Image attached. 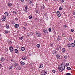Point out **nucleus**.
<instances>
[{
    "mask_svg": "<svg viewBox=\"0 0 75 75\" xmlns=\"http://www.w3.org/2000/svg\"><path fill=\"white\" fill-rule=\"evenodd\" d=\"M21 1L22 3H24V0H21Z\"/></svg>",
    "mask_w": 75,
    "mask_h": 75,
    "instance_id": "nucleus-49",
    "label": "nucleus"
},
{
    "mask_svg": "<svg viewBox=\"0 0 75 75\" xmlns=\"http://www.w3.org/2000/svg\"><path fill=\"white\" fill-rule=\"evenodd\" d=\"M45 16H47V13H45L44 14Z\"/></svg>",
    "mask_w": 75,
    "mask_h": 75,
    "instance_id": "nucleus-63",
    "label": "nucleus"
},
{
    "mask_svg": "<svg viewBox=\"0 0 75 75\" xmlns=\"http://www.w3.org/2000/svg\"><path fill=\"white\" fill-rule=\"evenodd\" d=\"M36 35L37 37H40L41 36V35L40 33H38L36 34Z\"/></svg>",
    "mask_w": 75,
    "mask_h": 75,
    "instance_id": "nucleus-3",
    "label": "nucleus"
},
{
    "mask_svg": "<svg viewBox=\"0 0 75 75\" xmlns=\"http://www.w3.org/2000/svg\"><path fill=\"white\" fill-rule=\"evenodd\" d=\"M11 13H15L16 14H17V12L13 11H11L10 13V14H11Z\"/></svg>",
    "mask_w": 75,
    "mask_h": 75,
    "instance_id": "nucleus-16",
    "label": "nucleus"
},
{
    "mask_svg": "<svg viewBox=\"0 0 75 75\" xmlns=\"http://www.w3.org/2000/svg\"><path fill=\"white\" fill-rule=\"evenodd\" d=\"M12 24H15V22L13 21L12 22Z\"/></svg>",
    "mask_w": 75,
    "mask_h": 75,
    "instance_id": "nucleus-60",
    "label": "nucleus"
},
{
    "mask_svg": "<svg viewBox=\"0 0 75 75\" xmlns=\"http://www.w3.org/2000/svg\"><path fill=\"white\" fill-rule=\"evenodd\" d=\"M20 63L21 64H22V65H24V64H25V63H24V62L21 61L20 62Z\"/></svg>",
    "mask_w": 75,
    "mask_h": 75,
    "instance_id": "nucleus-20",
    "label": "nucleus"
},
{
    "mask_svg": "<svg viewBox=\"0 0 75 75\" xmlns=\"http://www.w3.org/2000/svg\"><path fill=\"white\" fill-rule=\"evenodd\" d=\"M41 75H47V74L45 73H44V71H43L42 72H41Z\"/></svg>",
    "mask_w": 75,
    "mask_h": 75,
    "instance_id": "nucleus-17",
    "label": "nucleus"
},
{
    "mask_svg": "<svg viewBox=\"0 0 75 75\" xmlns=\"http://www.w3.org/2000/svg\"><path fill=\"white\" fill-rule=\"evenodd\" d=\"M33 2V0H29V3L30 4H31V3Z\"/></svg>",
    "mask_w": 75,
    "mask_h": 75,
    "instance_id": "nucleus-21",
    "label": "nucleus"
},
{
    "mask_svg": "<svg viewBox=\"0 0 75 75\" xmlns=\"http://www.w3.org/2000/svg\"><path fill=\"white\" fill-rule=\"evenodd\" d=\"M44 66V65L42 64H41L39 66V68H42Z\"/></svg>",
    "mask_w": 75,
    "mask_h": 75,
    "instance_id": "nucleus-13",
    "label": "nucleus"
},
{
    "mask_svg": "<svg viewBox=\"0 0 75 75\" xmlns=\"http://www.w3.org/2000/svg\"><path fill=\"white\" fill-rule=\"evenodd\" d=\"M56 57L57 59H59L61 58V56L59 55V54L56 55Z\"/></svg>",
    "mask_w": 75,
    "mask_h": 75,
    "instance_id": "nucleus-8",
    "label": "nucleus"
},
{
    "mask_svg": "<svg viewBox=\"0 0 75 75\" xmlns=\"http://www.w3.org/2000/svg\"><path fill=\"white\" fill-rule=\"evenodd\" d=\"M61 39H60V38L59 37V36H58V37L57 38V41H59Z\"/></svg>",
    "mask_w": 75,
    "mask_h": 75,
    "instance_id": "nucleus-38",
    "label": "nucleus"
},
{
    "mask_svg": "<svg viewBox=\"0 0 75 75\" xmlns=\"http://www.w3.org/2000/svg\"><path fill=\"white\" fill-rule=\"evenodd\" d=\"M18 70H21V67H18Z\"/></svg>",
    "mask_w": 75,
    "mask_h": 75,
    "instance_id": "nucleus-39",
    "label": "nucleus"
},
{
    "mask_svg": "<svg viewBox=\"0 0 75 75\" xmlns=\"http://www.w3.org/2000/svg\"><path fill=\"white\" fill-rule=\"evenodd\" d=\"M30 35H33V32H30Z\"/></svg>",
    "mask_w": 75,
    "mask_h": 75,
    "instance_id": "nucleus-37",
    "label": "nucleus"
},
{
    "mask_svg": "<svg viewBox=\"0 0 75 75\" xmlns=\"http://www.w3.org/2000/svg\"><path fill=\"white\" fill-rule=\"evenodd\" d=\"M25 8L26 10H27V9H28V5H27L26 4L25 6Z\"/></svg>",
    "mask_w": 75,
    "mask_h": 75,
    "instance_id": "nucleus-19",
    "label": "nucleus"
},
{
    "mask_svg": "<svg viewBox=\"0 0 75 75\" xmlns=\"http://www.w3.org/2000/svg\"><path fill=\"white\" fill-rule=\"evenodd\" d=\"M65 63H62L61 65H62V66H63L65 67Z\"/></svg>",
    "mask_w": 75,
    "mask_h": 75,
    "instance_id": "nucleus-29",
    "label": "nucleus"
},
{
    "mask_svg": "<svg viewBox=\"0 0 75 75\" xmlns=\"http://www.w3.org/2000/svg\"><path fill=\"white\" fill-rule=\"evenodd\" d=\"M57 14L58 17H61V14H60V12L59 11L57 12Z\"/></svg>",
    "mask_w": 75,
    "mask_h": 75,
    "instance_id": "nucleus-6",
    "label": "nucleus"
},
{
    "mask_svg": "<svg viewBox=\"0 0 75 75\" xmlns=\"http://www.w3.org/2000/svg\"><path fill=\"white\" fill-rule=\"evenodd\" d=\"M74 31L73 29H72L71 30V32H74Z\"/></svg>",
    "mask_w": 75,
    "mask_h": 75,
    "instance_id": "nucleus-52",
    "label": "nucleus"
},
{
    "mask_svg": "<svg viewBox=\"0 0 75 75\" xmlns=\"http://www.w3.org/2000/svg\"><path fill=\"white\" fill-rule=\"evenodd\" d=\"M48 31H49V33H50V32H51L52 31L51 29L50 28H49Z\"/></svg>",
    "mask_w": 75,
    "mask_h": 75,
    "instance_id": "nucleus-32",
    "label": "nucleus"
},
{
    "mask_svg": "<svg viewBox=\"0 0 75 75\" xmlns=\"http://www.w3.org/2000/svg\"><path fill=\"white\" fill-rule=\"evenodd\" d=\"M30 4L32 5V6H33L34 5V2H32Z\"/></svg>",
    "mask_w": 75,
    "mask_h": 75,
    "instance_id": "nucleus-48",
    "label": "nucleus"
},
{
    "mask_svg": "<svg viewBox=\"0 0 75 75\" xmlns=\"http://www.w3.org/2000/svg\"><path fill=\"white\" fill-rule=\"evenodd\" d=\"M67 70H71V67H68L67 68Z\"/></svg>",
    "mask_w": 75,
    "mask_h": 75,
    "instance_id": "nucleus-34",
    "label": "nucleus"
},
{
    "mask_svg": "<svg viewBox=\"0 0 75 75\" xmlns=\"http://www.w3.org/2000/svg\"><path fill=\"white\" fill-rule=\"evenodd\" d=\"M29 56H31V53L29 54Z\"/></svg>",
    "mask_w": 75,
    "mask_h": 75,
    "instance_id": "nucleus-64",
    "label": "nucleus"
},
{
    "mask_svg": "<svg viewBox=\"0 0 75 75\" xmlns=\"http://www.w3.org/2000/svg\"><path fill=\"white\" fill-rule=\"evenodd\" d=\"M15 28H18L19 27V25L18 24H16L14 25Z\"/></svg>",
    "mask_w": 75,
    "mask_h": 75,
    "instance_id": "nucleus-10",
    "label": "nucleus"
},
{
    "mask_svg": "<svg viewBox=\"0 0 75 75\" xmlns=\"http://www.w3.org/2000/svg\"><path fill=\"white\" fill-rule=\"evenodd\" d=\"M6 28H9V25H6Z\"/></svg>",
    "mask_w": 75,
    "mask_h": 75,
    "instance_id": "nucleus-23",
    "label": "nucleus"
},
{
    "mask_svg": "<svg viewBox=\"0 0 75 75\" xmlns=\"http://www.w3.org/2000/svg\"><path fill=\"white\" fill-rule=\"evenodd\" d=\"M12 5V4H11V3H10V7H11V6Z\"/></svg>",
    "mask_w": 75,
    "mask_h": 75,
    "instance_id": "nucleus-59",
    "label": "nucleus"
},
{
    "mask_svg": "<svg viewBox=\"0 0 75 75\" xmlns=\"http://www.w3.org/2000/svg\"><path fill=\"white\" fill-rule=\"evenodd\" d=\"M2 67V65H1V64H0V68H1Z\"/></svg>",
    "mask_w": 75,
    "mask_h": 75,
    "instance_id": "nucleus-58",
    "label": "nucleus"
},
{
    "mask_svg": "<svg viewBox=\"0 0 75 75\" xmlns=\"http://www.w3.org/2000/svg\"><path fill=\"white\" fill-rule=\"evenodd\" d=\"M73 14L75 15V10L73 12Z\"/></svg>",
    "mask_w": 75,
    "mask_h": 75,
    "instance_id": "nucleus-45",
    "label": "nucleus"
},
{
    "mask_svg": "<svg viewBox=\"0 0 75 75\" xmlns=\"http://www.w3.org/2000/svg\"><path fill=\"white\" fill-rule=\"evenodd\" d=\"M36 46L38 48H40V45L38 44Z\"/></svg>",
    "mask_w": 75,
    "mask_h": 75,
    "instance_id": "nucleus-26",
    "label": "nucleus"
},
{
    "mask_svg": "<svg viewBox=\"0 0 75 75\" xmlns=\"http://www.w3.org/2000/svg\"><path fill=\"white\" fill-rule=\"evenodd\" d=\"M67 47L69 48V47H71V44L70 43H68L67 45Z\"/></svg>",
    "mask_w": 75,
    "mask_h": 75,
    "instance_id": "nucleus-9",
    "label": "nucleus"
},
{
    "mask_svg": "<svg viewBox=\"0 0 75 75\" xmlns=\"http://www.w3.org/2000/svg\"><path fill=\"white\" fill-rule=\"evenodd\" d=\"M30 35V33H27V35H28V36H29V35Z\"/></svg>",
    "mask_w": 75,
    "mask_h": 75,
    "instance_id": "nucleus-47",
    "label": "nucleus"
},
{
    "mask_svg": "<svg viewBox=\"0 0 75 75\" xmlns=\"http://www.w3.org/2000/svg\"><path fill=\"white\" fill-rule=\"evenodd\" d=\"M22 59L23 60H26L27 59V56H24L22 58Z\"/></svg>",
    "mask_w": 75,
    "mask_h": 75,
    "instance_id": "nucleus-7",
    "label": "nucleus"
},
{
    "mask_svg": "<svg viewBox=\"0 0 75 75\" xmlns=\"http://www.w3.org/2000/svg\"><path fill=\"white\" fill-rule=\"evenodd\" d=\"M62 52H63L64 53L65 52V51H66L65 48H63L62 49Z\"/></svg>",
    "mask_w": 75,
    "mask_h": 75,
    "instance_id": "nucleus-12",
    "label": "nucleus"
},
{
    "mask_svg": "<svg viewBox=\"0 0 75 75\" xmlns=\"http://www.w3.org/2000/svg\"><path fill=\"white\" fill-rule=\"evenodd\" d=\"M43 32L45 34H47L48 33V30L45 29L43 30Z\"/></svg>",
    "mask_w": 75,
    "mask_h": 75,
    "instance_id": "nucleus-4",
    "label": "nucleus"
},
{
    "mask_svg": "<svg viewBox=\"0 0 75 75\" xmlns=\"http://www.w3.org/2000/svg\"><path fill=\"white\" fill-rule=\"evenodd\" d=\"M64 27V28H67V25H64L63 26Z\"/></svg>",
    "mask_w": 75,
    "mask_h": 75,
    "instance_id": "nucleus-51",
    "label": "nucleus"
},
{
    "mask_svg": "<svg viewBox=\"0 0 75 75\" xmlns=\"http://www.w3.org/2000/svg\"><path fill=\"white\" fill-rule=\"evenodd\" d=\"M19 38L20 40H22L23 38L22 37H20Z\"/></svg>",
    "mask_w": 75,
    "mask_h": 75,
    "instance_id": "nucleus-41",
    "label": "nucleus"
},
{
    "mask_svg": "<svg viewBox=\"0 0 75 75\" xmlns=\"http://www.w3.org/2000/svg\"><path fill=\"white\" fill-rule=\"evenodd\" d=\"M23 28L24 29V30H26V28H25V27L24 26L23 27Z\"/></svg>",
    "mask_w": 75,
    "mask_h": 75,
    "instance_id": "nucleus-61",
    "label": "nucleus"
},
{
    "mask_svg": "<svg viewBox=\"0 0 75 75\" xmlns=\"http://www.w3.org/2000/svg\"><path fill=\"white\" fill-rule=\"evenodd\" d=\"M45 19H46V20L48 21V18L46 17L45 18Z\"/></svg>",
    "mask_w": 75,
    "mask_h": 75,
    "instance_id": "nucleus-50",
    "label": "nucleus"
},
{
    "mask_svg": "<svg viewBox=\"0 0 75 75\" xmlns=\"http://www.w3.org/2000/svg\"><path fill=\"white\" fill-rule=\"evenodd\" d=\"M5 33L6 34H7L8 33V31L7 30H5Z\"/></svg>",
    "mask_w": 75,
    "mask_h": 75,
    "instance_id": "nucleus-43",
    "label": "nucleus"
},
{
    "mask_svg": "<svg viewBox=\"0 0 75 75\" xmlns=\"http://www.w3.org/2000/svg\"><path fill=\"white\" fill-rule=\"evenodd\" d=\"M71 74L70 73H67L66 74V75H71Z\"/></svg>",
    "mask_w": 75,
    "mask_h": 75,
    "instance_id": "nucleus-42",
    "label": "nucleus"
},
{
    "mask_svg": "<svg viewBox=\"0 0 75 75\" xmlns=\"http://www.w3.org/2000/svg\"><path fill=\"white\" fill-rule=\"evenodd\" d=\"M28 18L29 19H31V18H32V16H29Z\"/></svg>",
    "mask_w": 75,
    "mask_h": 75,
    "instance_id": "nucleus-36",
    "label": "nucleus"
},
{
    "mask_svg": "<svg viewBox=\"0 0 75 75\" xmlns=\"http://www.w3.org/2000/svg\"><path fill=\"white\" fill-rule=\"evenodd\" d=\"M69 41H72V38L70 37H69Z\"/></svg>",
    "mask_w": 75,
    "mask_h": 75,
    "instance_id": "nucleus-28",
    "label": "nucleus"
},
{
    "mask_svg": "<svg viewBox=\"0 0 75 75\" xmlns=\"http://www.w3.org/2000/svg\"><path fill=\"white\" fill-rule=\"evenodd\" d=\"M72 47H75V43H73L71 44Z\"/></svg>",
    "mask_w": 75,
    "mask_h": 75,
    "instance_id": "nucleus-24",
    "label": "nucleus"
},
{
    "mask_svg": "<svg viewBox=\"0 0 75 75\" xmlns=\"http://www.w3.org/2000/svg\"><path fill=\"white\" fill-rule=\"evenodd\" d=\"M14 65L15 67H17V66H18V64L16 63H15L14 64Z\"/></svg>",
    "mask_w": 75,
    "mask_h": 75,
    "instance_id": "nucleus-30",
    "label": "nucleus"
},
{
    "mask_svg": "<svg viewBox=\"0 0 75 75\" xmlns=\"http://www.w3.org/2000/svg\"><path fill=\"white\" fill-rule=\"evenodd\" d=\"M15 53H17L18 52V50H17V49H15Z\"/></svg>",
    "mask_w": 75,
    "mask_h": 75,
    "instance_id": "nucleus-25",
    "label": "nucleus"
},
{
    "mask_svg": "<svg viewBox=\"0 0 75 75\" xmlns=\"http://www.w3.org/2000/svg\"><path fill=\"white\" fill-rule=\"evenodd\" d=\"M2 18V20L3 21H6V17L4 16H3Z\"/></svg>",
    "mask_w": 75,
    "mask_h": 75,
    "instance_id": "nucleus-2",
    "label": "nucleus"
},
{
    "mask_svg": "<svg viewBox=\"0 0 75 75\" xmlns=\"http://www.w3.org/2000/svg\"><path fill=\"white\" fill-rule=\"evenodd\" d=\"M41 8H42L43 9H44L45 8V6H44V5H43V6H42Z\"/></svg>",
    "mask_w": 75,
    "mask_h": 75,
    "instance_id": "nucleus-33",
    "label": "nucleus"
},
{
    "mask_svg": "<svg viewBox=\"0 0 75 75\" xmlns=\"http://www.w3.org/2000/svg\"><path fill=\"white\" fill-rule=\"evenodd\" d=\"M1 60L2 62H3L4 61V57H1Z\"/></svg>",
    "mask_w": 75,
    "mask_h": 75,
    "instance_id": "nucleus-18",
    "label": "nucleus"
},
{
    "mask_svg": "<svg viewBox=\"0 0 75 75\" xmlns=\"http://www.w3.org/2000/svg\"><path fill=\"white\" fill-rule=\"evenodd\" d=\"M50 45L51 47H52L53 48H54L53 46H54V45L53 44V43H50Z\"/></svg>",
    "mask_w": 75,
    "mask_h": 75,
    "instance_id": "nucleus-15",
    "label": "nucleus"
},
{
    "mask_svg": "<svg viewBox=\"0 0 75 75\" xmlns=\"http://www.w3.org/2000/svg\"><path fill=\"white\" fill-rule=\"evenodd\" d=\"M21 51H24L25 50V48L24 47H22L21 48Z\"/></svg>",
    "mask_w": 75,
    "mask_h": 75,
    "instance_id": "nucleus-22",
    "label": "nucleus"
},
{
    "mask_svg": "<svg viewBox=\"0 0 75 75\" xmlns=\"http://www.w3.org/2000/svg\"><path fill=\"white\" fill-rule=\"evenodd\" d=\"M15 20H16V21H17V20H18V18H15Z\"/></svg>",
    "mask_w": 75,
    "mask_h": 75,
    "instance_id": "nucleus-56",
    "label": "nucleus"
},
{
    "mask_svg": "<svg viewBox=\"0 0 75 75\" xmlns=\"http://www.w3.org/2000/svg\"><path fill=\"white\" fill-rule=\"evenodd\" d=\"M59 10H62V8L61 7H59Z\"/></svg>",
    "mask_w": 75,
    "mask_h": 75,
    "instance_id": "nucleus-53",
    "label": "nucleus"
},
{
    "mask_svg": "<svg viewBox=\"0 0 75 75\" xmlns=\"http://www.w3.org/2000/svg\"><path fill=\"white\" fill-rule=\"evenodd\" d=\"M58 69L59 71H60V72H62L63 70H64L65 69V67L62 65H59L58 67Z\"/></svg>",
    "mask_w": 75,
    "mask_h": 75,
    "instance_id": "nucleus-1",
    "label": "nucleus"
},
{
    "mask_svg": "<svg viewBox=\"0 0 75 75\" xmlns=\"http://www.w3.org/2000/svg\"><path fill=\"white\" fill-rule=\"evenodd\" d=\"M4 14L5 16H8V13L7 12H5V13H4Z\"/></svg>",
    "mask_w": 75,
    "mask_h": 75,
    "instance_id": "nucleus-31",
    "label": "nucleus"
},
{
    "mask_svg": "<svg viewBox=\"0 0 75 75\" xmlns=\"http://www.w3.org/2000/svg\"><path fill=\"white\" fill-rule=\"evenodd\" d=\"M59 49H61V48H62V47H61V46H59Z\"/></svg>",
    "mask_w": 75,
    "mask_h": 75,
    "instance_id": "nucleus-55",
    "label": "nucleus"
},
{
    "mask_svg": "<svg viewBox=\"0 0 75 75\" xmlns=\"http://www.w3.org/2000/svg\"><path fill=\"white\" fill-rule=\"evenodd\" d=\"M35 13H37L38 14H40V11H38V10H35Z\"/></svg>",
    "mask_w": 75,
    "mask_h": 75,
    "instance_id": "nucleus-11",
    "label": "nucleus"
},
{
    "mask_svg": "<svg viewBox=\"0 0 75 75\" xmlns=\"http://www.w3.org/2000/svg\"><path fill=\"white\" fill-rule=\"evenodd\" d=\"M69 65V63H67L66 64L65 67H67Z\"/></svg>",
    "mask_w": 75,
    "mask_h": 75,
    "instance_id": "nucleus-27",
    "label": "nucleus"
},
{
    "mask_svg": "<svg viewBox=\"0 0 75 75\" xmlns=\"http://www.w3.org/2000/svg\"><path fill=\"white\" fill-rule=\"evenodd\" d=\"M27 25V23H25V26H26Z\"/></svg>",
    "mask_w": 75,
    "mask_h": 75,
    "instance_id": "nucleus-62",
    "label": "nucleus"
},
{
    "mask_svg": "<svg viewBox=\"0 0 75 75\" xmlns=\"http://www.w3.org/2000/svg\"><path fill=\"white\" fill-rule=\"evenodd\" d=\"M60 1L61 3H63L64 2V0H60Z\"/></svg>",
    "mask_w": 75,
    "mask_h": 75,
    "instance_id": "nucleus-46",
    "label": "nucleus"
},
{
    "mask_svg": "<svg viewBox=\"0 0 75 75\" xmlns=\"http://www.w3.org/2000/svg\"><path fill=\"white\" fill-rule=\"evenodd\" d=\"M44 73H45V74H47V71L46 70H44Z\"/></svg>",
    "mask_w": 75,
    "mask_h": 75,
    "instance_id": "nucleus-35",
    "label": "nucleus"
},
{
    "mask_svg": "<svg viewBox=\"0 0 75 75\" xmlns=\"http://www.w3.org/2000/svg\"><path fill=\"white\" fill-rule=\"evenodd\" d=\"M64 58L66 59L67 58V57L66 56H64Z\"/></svg>",
    "mask_w": 75,
    "mask_h": 75,
    "instance_id": "nucleus-54",
    "label": "nucleus"
},
{
    "mask_svg": "<svg viewBox=\"0 0 75 75\" xmlns=\"http://www.w3.org/2000/svg\"><path fill=\"white\" fill-rule=\"evenodd\" d=\"M53 54H57V51H56V50H54L53 52Z\"/></svg>",
    "mask_w": 75,
    "mask_h": 75,
    "instance_id": "nucleus-14",
    "label": "nucleus"
},
{
    "mask_svg": "<svg viewBox=\"0 0 75 75\" xmlns=\"http://www.w3.org/2000/svg\"><path fill=\"white\" fill-rule=\"evenodd\" d=\"M52 72H53V73H55L56 71L55 70H53L52 71Z\"/></svg>",
    "mask_w": 75,
    "mask_h": 75,
    "instance_id": "nucleus-40",
    "label": "nucleus"
},
{
    "mask_svg": "<svg viewBox=\"0 0 75 75\" xmlns=\"http://www.w3.org/2000/svg\"><path fill=\"white\" fill-rule=\"evenodd\" d=\"M54 50H59V48L58 47H57V48H55Z\"/></svg>",
    "mask_w": 75,
    "mask_h": 75,
    "instance_id": "nucleus-44",
    "label": "nucleus"
},
{
    "mask_svg": "<svg viewBox=\"0 0 75 75\" xmlns=\"http://www.w3.org/2000/svg\"><path fill=\"white\" fill-rule=\"evenodd\" d=\"M13 68V67L12 66H11V67H10V69H12Z\"/></svg>",
    "mask_w": 75,
    "mask_h": 75,
    "instance_id": "nucleus-57",
    "label": "nucleus"
},
{
    "mask_svg": "<svg viewBox=\"0 0 75 75\" xmlns=\"http://www.w3.org/2000/svg\"><path fill=\"white\" fill-rule=\"evenodd\" d=\"M10 52H13V47H12V46H10Z\"/></svg>",
    "mask_w": 75,
    "mask_h": 75,
    "instance_id": "nucleus-5",
    "label": "nucleus"
}]
</instances>
